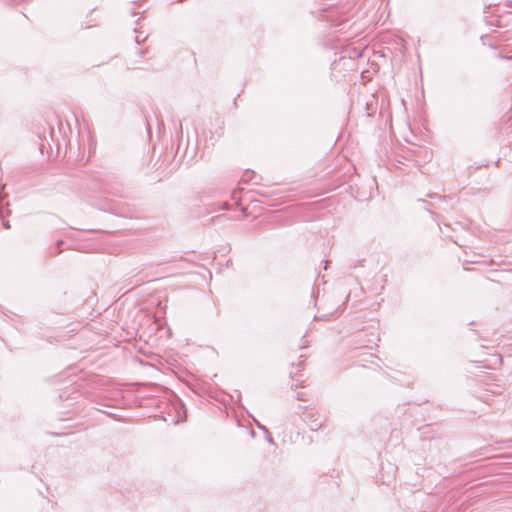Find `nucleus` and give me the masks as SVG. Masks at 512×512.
I'll return each instance as SVG.
<instances>
[{
    "instance_id": "f257e3e1",
    "label": "nucleus",
    "mask_w": 512,
    "mask_h": 512,
    "mask_svg": "<svg viewBox=\"0 0 512 512\" xmlns=\"http://www.w3.org/2000/svg\"><path fill=\"white\" fill-rule=\"evenodd\" d=\"M297 414L301 416V418L308 424L312 431H318L323 425L321 416L313 408L298 405Z\"/></svg>"
},
{
    "instance_id": "f03ea898",
    "label": "nucleus",
    "mask_w": 512,
    "mask_h": 512,
    "mask_svg": "<svg viewBox=\"0 0 512 512\" xmlns=\"http://www.w3.org/2000/svg\"><path fill=\"white\" fill-rule=\"evenodd\" d=\"M63 243H64V242H63L62 240L57 241V243H56V248H55V252H54L55 254H59V253H61V251H62V250L60 249V246H61Z\"/></svg>"
},
{
    "instance_id": "7ed1b4c3",
    "label": "nucleus",
    "mask_w": 512,
    "mask_h": 512,
    "mask_svg": "<svg viewBox=\"0 0 512 512\" xmlns=\"http://www.w3.org/2000/svg\"><path fill=\"white\" fill-rule=\"evenodd\" d=\"M296 399L299 401H306L305 395L303 393H297Z\"/></svg>"
},
{
    "instance_id": "20e7f679",
    "label": "nucleus",
    "mask_w": 512,
    "mask_h": 512,
    "mask_svg": "<svg viewBox=\"0 0 512 512\" xmlns=\"http://www.w3.org/2000/svg\"><path fill=\"white\" fill-rule=\"evenodd\" d=\"M3 227H4L5 229H9V228H10V223H9V221H3Z\"/></svg>"
},
{
    "instance_id": "39448f33",
    "label": "nucleus",
    "mask_w": 512,
    "mask_h": 512,
    "mask_svg": "<svg viewBox=\"0 0 512 512\" xmlns=\"http://www.w3.org/2000/svg\"><path fill=\"white\" fill-rule=\"evenodd\" d=\"M257 425H258V427H259V428H261V429H263V430L267 431V430L265 429V427L261 426V424H259L258 422H257Z\"/></svg>"
},
{
    "instance_id": "423d86ee",
    "label": "nucleus",
    "mask_w": 512,
    "mask_h": 512,
    "mask_svg": "<svg viewBox=\"0 0 512 512\" xmlns=\"http://www.w3.org/2000/svg\"><path fill=\"white\" fill-rule=\"evenodd\" d=\"M135 41H136V43H138V44H140V42H141L138 36L135 38Z\"/></svg>"
},
{
    "instance_id": "0eeeda50",
    "label": "nucleus",
    "mask_w": 512,
    "mask_h": 512,
    "mask_svg": "<svg viewBox=\"0 0 512 512\" xmlns=\"http://www.w3.org/2000/svg\"><path fill=\"white\" fill-rule=\"evenodd\" d=\"M184 0H179V2H183Z\"/></svg>"
}]
</instances>
